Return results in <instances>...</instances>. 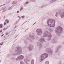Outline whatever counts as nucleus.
I'll list each match as a JSON object with an SVG mask.
<instances>
[{"instance_id":"obj_30","label":"nucleus","mask_w":64,"mask_h":64,"mask_svg":"<svg viewBox=\"0 0 64 64\" xmlns=\"http://www.w3.org/2000/svg\"><path fill=\"white\" fill-rule=\"evenodd\" d=\"M23 9V7H22V8L20 9V11H22V10Z\"/></svg>"},{"instance_id":"obj_25","label":"nucleus","mask_w":64,"mask_h":64,"mask_svg":"<svg viewBox=\"0 0 64 64\" xmlns=\"http://www.w3.org/2000/svg\"><path fill=\"white\" fill-rule=\"evenodd\" d=\"M55 16L56 17H58V12H56V14Z\"/></svg>"},{"instance_id":"obj_45","label":"nucleus","mask_w":64,"mask_h":64,"mask_svg":"<svg viewBox=\"0 0 64 64\" xmlns=\"http://www.w3.org/2000/svg\"><path fill=\"white\" fill-rule=\"evenodd\" d=\"M20 19H19L18 20V22H19V21H20Z\"/></svg>"},{"instance_id":"obj_43","label":"nucleus","mask_w":64,"mask_h":64,"mask_svg":"<svg viewBox=\"0 0 64 64\" xmlns=\"http://www.w3.org/2000/svg\"><path fill=\"white\" fill-rule=\"evenodd\" d=\"M4 36V34H2L1 36V37H3Z\"/></svg>"},{"instance_id":"obj_47","label":"nucleus","mask_w":64,"mask_h":64,"mask_svg":"<svg viewBox=\"0 0 64 64\" xmlns=\"http://www.w3.org/2000/svg\"><path fill=\"white\" fill-rule=\"evenodd\" d=\"M36 22H35L34 24V25H35V24H36Z\"/></svg>"},{"instance_id":"obj_55","label":"nucleus","mask_w":64,"mask_h":64,"mask_svg":"<svg viewBox=\"0 0 64 64\" xmlns=\"http://www.w3.org/2000/svg\"><path fill=\"white\" fill-rule=\"evenodd\" d=\"M13 3H15V2H13Z\"/></svg>"},{"instance_id":"obj_51","label":"nucleus","mask_w":64,"mask_h":64,"mask_svg":"<svg viewBox=\"0 0 64 64\" xmlns=\"http://www.w3.org/2000/svg\"><path fill=\"white\" fill-rule=\"evenodd\" d=\"M26 57H27V58H28V57H27V56H26Z\"/></svg>"},{"instance_id":"obj_28","label":"nucleus","mask_w":64,"mask_h":64,"mask_svg":"<svg viewBox=\"0 0 64 64\" xmlns=\"http://www.w3.org/2000/svg\"><path fill=\"white\" fill-rule=\"evenodd\" d=\"M39 39V37H38V36H37L36 38V40H38Z\"/></svg>"},{"instance_id":"obj_26","label":"nucleus","mask_w":64,"mask_h":64,"mask_svg":"<svg viewBox=\"0 0 64 64\" xmlns=\"http://www.w3.org/2000/svg\"><path fill=\"white\" fill-rule=\"evenodd\" d=\"M18 22H16L14 24V25H16V24H17L18 23Z\"/></svg>"},{"instance_id":"obj_59","label":"nucleus","mask_w":64,"mask_h":64,"mask_svg":"<svg viewBox=\"0 0 64 64\" xmlns=\"http://www.w3.org/2000/svg\"><path fill=\"white\" fill-rule=\"evenodd\" d=\"M34 24L33 25V26H34Z\"/></svg>"},{"instance_id":"obj_48","label":"nucleus","mask_w":64,"mask_h":64,"mask_svg":"<svg viewBox=\"0 0 64 64\" xmlns=\"http://www.w3.org/2000/svg\"><path fill=\"white\" fill-rule=\"evenodd\" d=\"M26 22H25V23H24L23 25H24V24H25V23H26Z\"/></svg>"},{"instance_id":"obj_21","label":"nucleus","mask_w":64,"mask_h":64,"mask_svg":"<svg viewBox=\"0 0 64 64\" xmlns=\"http://www.w3.org/2000/svg\"><path fill=\"white\" fill-rule=\"evenodd\" d=\"M24 42L25 44L26 45H27V44H28V43L27 42V41H26V40H24Z\"/></svg>"},{"instance_id":"obj_9","label":"nucleus","mask_w":64,"mask_h":64,"mask_svg":"<svg viewBox=\"0 0 64 64\" xmlns=\"http://www.w3.org/2000/svg\"><path fill=\"white\" fill-rule=\"evenodd\" d=\"M37 34L38 35H41L43 34V32L41 29H38L36 30Z\"/></svg>"},{"instance_id":"obj_29","label":"nucleus","mask_w":64,"mask_h":64,"mask_svg":"<svg viewBox=\"0 0 64 64\" xmlns=\"http://www.w3.org/2000/svg\"><path fill=\"white\" fill-rule=\"evenodd\" d=\"M22 19H24V18H25V16H22Z\"/></svg>"},{"instance_id":"obj_5","label":"nucleus","mask_w":64,"mask_h":64,"mask_svg":"<svg viewBox=\"0 0 64 64\" xmlns=\"http://www.w3.org/2000/svg\"><path fill=\"white\" fill-rule=\"evenodd\" d=\"M44 42H46V41L45 40L44 38L43 37H42L40 39L38 40V42L37 43L38 45L39 46H40V49H41V47L43 46L42 45V43Z\"/></svg>"},{"instance_id":"obj_18","label":"nucleus","mask_w":64,"mask_h":64,"mask_svg":"<svg viewBox=\"0 0 64 64\" xmlns=\"http://www.w3.org/2000/svg\"><path fill=\"white\" fill-rule=\"evenodd\" d=\"M53 42H52V43H53V44L56 43H57V41L55 40H53Z\"/></svg>"},{"instance_id":"obj_63","label":"nucleus","mask_w":64,"mask_h":64,"mask_svg":"<svg viewBox=\"0 0 64 64\" xmlns=\"http://www.w3.org/2000/svg\"><path fill=\"white\" fill-rule=\"evenodd\" d=\"M0 7H1L0 6Z\"/></svg>"},{"instance_id":"obj_6","label":"nucleus","mask_w":64,"mask_h":64,"mask_svg":"<svg viewBox=\"0 0 64 64\" xmlns=\"http://www.w3.org/2000/svg\"><path fill=\"white\" fill-rule=\"evenodd\" d=\"M26 39L27 40L32 43L33 42V40H35V37H34V34L32 33L30 34L29 37H28Z\"/></svg>"},{"instance_id":"obj_10","label":"nucleus","mask_w":64,"mask_h":64,"mask_svg":"<svg viewBox=\"0 0 64 64\" xmlns=\"http://www.w3.org/2000/svg\"><path fill=\"white\" fill-rule=\"evenodd\" d=\"M62 48V46H58L56 48V53H57L58 52V50Z\"/></svg>"},{"instance_id":"obj_56","label":"nucleus","mask_w":64,"mask_h":64,"mask_svg":"<svg viewBox=\"0 0 64 64\" xmlns=\"http://www.w3.org/2000/svg\"><path fill=\"white\" fill-rule=\"evenodd\" d=\"M4 18H5V16H4Z\"/></svg>"},{"instance_id":"obj_16","label":"nucleus","mask_w":64,"mask_h":64,"mask_svg":"<svg viewBox=\"0 0 64 64\" xmlns=\"http://www.w3.org/2000/svg\"><path fill=\"white\" fill-rule=\"evenodd\" d=\"M28 59H25L24 60V62H25V63H26V64H29L28 63V62H28Z\"/></svg>"},{"instance_id":"obj_31","label":"nucleus","mask_w":64,"mask_h":64,"mask_svg":"<svg viewBox=\"0 0 64 64\" xmlns=\"http://www.w3.org/2000/svg\"><path fill=\"white\" fill-rule=\"evenodd\" d=\"M47 5H44V6H42V8H43V7H44V6H47Z\"/></svg>"},{"instance_id":"obj_1","label":"nucleus","mask_w":64,"mask_h":64,"mask_svg":"<svg viewBox=\"0 0 64 64\" xmlns=\"http://www.w3.org/2000/svg\"><path fill=\"white\" fill-rule=\"evenodd\" d=\"M56 23V21L55 20L52 19L48 20L46 22V23L48 26L52 28H54L56 26L55 25Z\"/></svg>"},{"instance_id":"obj_39","label":"nucleus","mask_w":64,"mask_h":64,"mask_svg":"<svg viewBox=\"0 0 64 64\" xmlns=\"http://www.w3.org/2000/svg\"><path fill=\"white\" fill-rule=\"evenodd\" d=\"M26 4H29V2H26Z\"/></svg>"},{"instance_id":"obj_2","label":"nucleus","mask_w":64,"mask_h":64,"mask_svg":"<svg viewBox=\"0 0 64 64\" xmlns=\"http://www.w3.org/2000/svg\"><path fill=\"white\" fill-rule=\"evenodd\" d=\"M55 31L58 37H61V35L60 34H61L63 32V28L62 27L60 26H58L56 28Z\"/></svg>"},{"instance_id":"obj_14","label":"nucleus","mask_w":64,"mask_h":64,"mask_svg":"<svg viewBox=\"0 0 64 64\" xmlns=\"http://www.w3.org/2000/svg\"><path fill=\"white\" fill-rule=\"evenodd\" d=\"M19 57L20 58V60H22L24 58V56L22 55H20L19 56Z\"/></svg>"},{"instance_id":"obj_53","label":"nucleus","mask_w":64,"mask_h":64,"mask_svg":"<svg viewBox=\"0 0 64 64\" xmlns=\"http://www.w3.org/2000/svg\"><path fill=\"white\" fill-rule=\"evenodd\" d=\"M28 29H27L26 30V31H27V30H28Z\"/></svg>"},{"instance_id":"obj_58","label":"nucleus","mask_w":64,"mask_h":64,"mask_svg":"<svg viewBox=\"0 0 64 64\" xmlns=\"http://www.w3.org/2000/svg\"><path fill=\"white\" fill-rule=\"evenodd\" d=\"M9 1H11V0H10Z\"/></svg>"},{"instance_id":"obj_41","label":"nucleus","mask_w":64,"mask_h":64,"mask_svg":"<svg viewBox=\"0 0 64 64\" xmlns=\"http://www.w3.org/2000/svg\"><path fill=\"white\" fill-rule=\"evenodd\" d=\"M8 33H6V35H8Z\"/></svg>"},{"instance_id":"obj_44","label":"nucleus","mask_w":64,"mask_h":64,"mask_svg":"<svg viewBox=\"0 0 64 64\" xmlns=\"http://www.w3.org/2000/svg\"><path fill=\"white\" fill-rule=\"evenodd\" d=\"M2 32V30H1L0 31V33H1V32Z\"/></svg>"},{"instance_id":"obj_8","label":"nucleus","mask_w":64,"mask_h":64,"mask_svg":"<svg viewBox=\"0 0 64 64\" xmlns=\"http://www.w3.org/2000/svg\"><path fill=\"white\" fill-rule=\"evenodd\" d=\"M46 51L48 52L50 55H52L53 51L50 48H48L46 49Z\"/></svg>"},{"instance_id":"obj_36","label":"nucleus","mask_w":64,"mask_h":64,"mask_svg":"<svg viewBox=\"0 0 64 64\" xmlns=\"http://www.w3.org/2000/svg\"><path fill=\"white\" fill-rule=\"evenodd\" d=\"M7 30V29L6 28H4V29H3V30H4V31H5L6 30Z\"/></svg>"},{"instance_id":"obj_57","label":"nucleus","mask_w":64,"mask_h":64,"mask_svg":"<svg viewBox=\"0 0 64 64\" xmlns=\"http://www.w3.org/2000/svg\"><path fill=\"white\" fill-rule=\"evenodd\" d=\"M4 38H6V36H4Z\"/></svg>"},{"instance_id":"obj_34","label":"nucleus","mask_w":64,"mask_h":64,"mask_svg":"<svg viewBox=\"0 0 64 64\" xmlns=\"http://www.w3.org/2000/svg\"><path fill=\"white\" fill-rule=\"evenodd\" d=\"M32 2H36V0L32 1Z\"/></svg>"},{"instance_id":"obj_50","label":"nucleus","mask_w":64,"mask_h":64,"mask_svg":"<svg viewBox=\"0 0 64 64\" xmlns=\"http://www.w3.org/2000/svg\"><path fill=\"white\" fill-rule=\"evenodd\" d=\"M1 60H0V63H1Z\"/></svg>"},{"instance_id":"obj_22","label":"nucleus","mask_w":64,"mask_h":64,"mask_svg":"<svg viewBox=\"0 0 64 64\" xmlns=\"http://www.w3.org/2000/svg\"><path fill=\"white\" fill-rule=\"evenodd\" d=\"M50 62L49 61H47L46 62H45V64H50Z\"/></svg>"},{"instance_id":"obj_61","label":"nucleus","mask_w":64,"mask_h":64,"mask_svg":"<svg viewBox=\"0 0 64 64\" xmlns=\"http://www.w3.org/2000/svg\"><path fill=\"white\" fill-rule=\"evenodd\" d=\"M2 10H1V11Z\"/></svg>"},{"instance_id":"obj_49","label":"nucleus","mask_w":64,"mask_h":64,"mask_svg":"<svg viewBox=\"0 0 64 64\" xmlns=\"http://www.w3.org/2000/svg\"><path fill=\"white\" fill-rule=\"evenodd\" d=\"M1 48V46L0 45V48Z\"/></svg>"},{"instance_id":"obj_13","label":"nucleus","mask_w":64,"mask_h":64,"mask_svg":"<svg viewBox=\"0 0 64 64\" xmlns=\"http://www.w3.org/2000/svg\"><path fill=\"white\" fill-rule=\"evenodd\" d=\"M60 16L62 18H63L64 17V11L61 12L60 14Z\"/></svg>"},{"instance_id":"obj_52","label":"nucleus","mask_w":64,"mask_h":64,"mask_svg":"<svg viewBox=\"0 0 64 64\" xmlns=\"http://www.w3.org/2000/svg\"><path fill=\"white\" fill-rule=\"evenodd\" d=\"M5 5V4H4V5H3V6H4V5Z\"/></svg>"},{"instance_id":"obj_37","label":"nucleus","mask_w":64,"mask_h":64,"mask_svg":"<svg viewBox=\"0 0 64 64\" xmlns=\"http://www.w3.org/2000/svg\"><path fill=\"white\" fill-rule=\"evenodd\" d=\"M18 18H20V19L21 18H20V16H18Z\"/></svg>"},{"instance_id":"obj_54","label":"nucleus","mask_w":64,"mask_h":64,"mask_svg":"<svg viewBox=\"0 0 64 64\" xmlns=\"http://www.w3.org/2000/svg\"><path fill=\"white\" fill-rule=\"evenodd\" d=\"M63 44H64V42H63Z\"/></svg>"},{"instance_id":"obj_46","label":"nucleus","mask_w":64,"mask_h":64,"mask_svg":"<svg viewBox=\"0 0 64 64\" xmlns=\"http://www.w3.org/2000/svg\"><path fill=\"white\" fill-rule=\"evenodd\" d=\"M3 6V5H2L1 6H0V7H2V6Z\"/></svg>"},{"instance_id":"obj_35","label":"nucleus","mask_w":64,"mask_h":64,"mask_svg":"<svg viewBox=\"0 0 64 64\" xmlns=\"http://www.w3.org/2000/svg\"><path fill=\"white\" fill-rule=\"evenodd\" d=\"M9 27H10V26H8L7 28H6V29H8V28H9Z\"/></svg>"},{"instance_id":"obj_27","label":"nucleus","mask_w":64,"mask_h":64,"mask_svg":"<svg viewBox=\"0 0 64 64\" xmlns=\"http://www.w3.org/2000/svg\"><path fill=\"white\" fill-rule=\"evenodd\" d=\"M6 21H7V23H9V21L8 20H6Z\"/></svg>"},{"instance_id":"obj_42","label":"nucleus","mask_w":64,"mask_h":64,"mask_svg":"<svg viewBox=\"0 0 64 64\" xmlns=\"http://www.w3.org/2000/svg\"><path fill=\"white\" fill-rule=\"evenodd\" d=\"M17 26H16L14 27V28H15V29H16V28H17Z\"/></svg>"},{"instance_id":"obj_20","label":"nucleus","mask_w":64,"mask_h":64,"mask_svg":"<svg viewBox=\"0 0 64 64\" xmlns=\"http://www.w3.org/2000/svg\"><path fill=\"white\" fill-rule=\"evenodd\" d=\"M13 9V7H11L9 8L8 9V10H11V9Z\"/></svg>"},{"instance_id":"obj_15","label":"nucleus","mask_w":64,"mask_h":64,"mask_svg":"<svg viewBox=\"0 0 64 64\" xmlns=\"http://www.w3.org/2000/svg\"><path fill=\"white\" fill-rule=\"evenodd\" d=\"M2 10H3V12H5L7 10V8H6V7H4L3 8H2Z\"/></svg>"},{"instance_id":"obj_62","label":"nucleus","mask_w":64,"mask_h":64,"mask_svg":"<svg viewBox=\"0 0 64 64\" xmlns=\"http://www.w3.org/2000/svg\"><path fill=\"white\" fill-rule=\"evenodd\" d=\"M17 36H16V37H17Z\"/></svg>"},{"instance_id":"obj_38","label":"nucleus","mask_w":64,"mask_h":64,"mask_svg":"<svg viewBox=\"0 0 64 64\" xmlns=\"http://www.w3.org/2000/svg\"><path fill=\"white\" fill-rule=\"evenodd\" d=\"M19 12H20L19 11H18L17 12V13H19Z\"/></svg>"},{"instance_id":"obj_40","label":"nucleus","mask_w":64,"mask_h":64,"mask_svg":"<svg viewBox=\"0 0 64 64\" xmlns=\"http://www.w3.org/2000/svg\"><path fill=\"white\" fill-rule=\"evenodd\" d=\"M6 23L4 22V25H6Z\"/></svg>"},{"instance_id":"obj_3","label":"nucleus","mask_w":64,"mask_h":64,"mask_svg":"<svg viewBox=\"0 0 64 64\" xmlns=\"http://www.w3.org/2000/svg\"><path fill=\"white\" fill-rule=\"evenodd\" d=\"M48 36V40L49 41L51 40V38L52 37V34L50 32L46 30L45 31L44 34H43V37H47Z\"/></svg>"},{"instance_id":"obj_19","label":"nucleus","mask_w":64,"mask_h":64,"mask_svg":"<svg viewBox=\"0 0 64 64\" xmlns=\"http://www.w3.org/2000/svg\"><path fill=\"white\" fill-rule=\"evenodd\" d=\"M16 61H19V60H20V58L19 56H18L17 58H16Z\"/></svg>"},{"instance_id":"obj_23","label":"nucleus","mask_w":64,"mask_h":64,"mask_svg":"<svg viewBox=\"0 0 64 64\" xmlns=\"http://www.w3.org/2000/svg\"><path fill=\"white\" fill-rule=\"evenodd\" d=\"M34 60H32L31 64H34Z\"/></svg>"},{"instance_id":"obj_32","label":"nucleus","mask_w":64,"mask_h":64,"mask_svg":"<svg viewBox=\"0 0 64 64\" xmlns=\"http://www.w3.org/2000/svg\"><path fill=\"white\" fill-rule=\"evenodd\" d=\"M16 3H16H16H15V4H14L13 5V7H14V6H16V5H15V4H16Z\"/></svg>"},{"instance_id":"obj_7","label":"nucleus","mask_w":64,"mask_h":64,"mask_svg":"<svg viewBox=\"0 0 64 64\" xmlns=\"http://www.w3.org/2000/svg\"><path fill=\"white\" fill-rule=\"evenodd\" d=\"M48 54L46 53L43 54L40 56V62H42L46 58H48Z\"/></svg>"},{"instance_id":"obj_24","label":"nucleus","mask_w":64,"mask_h":64,"mask_svg":"<svg viewBox=\"0 0 64 64\" xmlns=\"http://www.w3.org/2000/svg\"><path fill=\"white\" fill-rule=\"evenodd\" d=\"M2 26H3V24H1L0 25V28H2Z\"/></svg>"},{"instance_id":"obj_4","label":"nucleus","mask_w":64,"mask_h":64,"mask_svg":"<svg viewBox=\"0 0 64 64\" xmlns=\"http://www.w3.org/2000/svg\"><path fill=\"white\" fill-rule=\"evenodd\" d=\"M22 52V49L20 47H18L16 48V50H15V52L16 53V54H13V55L14 56H16L18 54H21Z\"/></svg>"},{"instance_id":"obj_33","label":"nucleus","mask_w":64,"mask_h":64,"mask_svg":"<svg viewBox=\"0 0 64 64\" xmlns=\"http://www.w3.org/2000/svg\"><path fill=\"white\" fill-rule=\"evenodd\" d=\"M0 45L1 46V45L2 46L3 45V43H1L0 44Z\"/></svg>"},{"instance_id":"obj_60","label":"nucleus","mask_w":64,"mask_h":64,"mask_svg":"<svg viewBox=\"0 0 64 64\" xmlns=\"http://www.w3.org/2000/svg\"><path fill=\"white\" fill-rule=\"evenodd\" d=\"M63 6H64V4Z\"/></svg>"},{"instance_id":"obj_11","label":"nucleus","mask_w":64,"mask_h":64,"mask_svg":"<svg viewBox=\"0 0 64 64\" xmlns=\"http://www.w3.org/2000/svg\"><path fill=\"white\" fill-rule=\"evenodd\" d=\"M28 48L30 51H32L33 49V46L32 44H30Z\"/></svg>"},{"instance_id":"obj_17","label":"nucleus","mask_w":64,"mask_h":64,"mask_svg":"<svg viewBox=\"0 0 64 64\" xmlns=\"http://www.w3.org/2000/svg\"><path fill=\"white\" fill-rule=\"evenodd\" d=\"M56 2V0H52L50 1V2L51 3H53Z\"/></svg>"},{"instance_id":"obj_12","label":"nucleus","mask_w":64,"mask_h":64,"mask_svg":"<svg viewBox=\"0 0 64 64\" xmlns=\"http://www.w3.org/2000/svg\"><path fill=\"white\" fill-rule=\"evenodd\" d=\"M45 29L46 30L49 31L50 32V33H52L53 32V30L51 28H46Z\"/></svg>"}]
</instances>
